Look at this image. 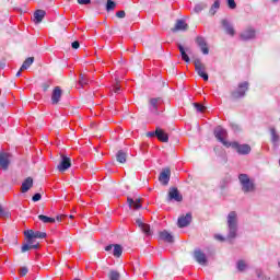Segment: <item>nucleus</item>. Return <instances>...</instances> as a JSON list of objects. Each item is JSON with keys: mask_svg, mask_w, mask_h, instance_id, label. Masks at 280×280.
Wrapping results in <instances>:
<instances>
[{"mask_svg": "<svg viewBox=\"0 0 280 280\" xmlns=\"http://www.w3.org/2000/svg\"><path fill=\"white\" fill-rule=\"evenodd\" d=\"M228 240L231 242L237 237V231L240 229V221L237 219V212L231 211L228 214Z\"/></svg>", "mask_w": 280, "mask_h": 280, "instance_id": "nucleus-1", "label": "nucleus"}, {"mask_svg": "<svg viewBox=\"0 0 280 280\" xmlns=\"http://www.w3.org/2000/svg\"><path fill=\"white\" fill-rule=\"evenodd\" d=\"M238 180L242 185V191H244V194H250L255 191V179H250V177H248L246 174H240Z\"/></svg>", "mask_w": 280, "mask_h": 280, "instance_id": "nucleus-2", "label": "nucleus"}, {"mask_svg": "<svg viewBox=\"0 0 280 280\" xmlns=\"http://www.w3.org/2000/svg\"><path fill=\"white\" fill-rule=\"evenodd\" d=\"M214 137L224 145V148H231V142L226 140V137H229V133L226 132V129L222 128V126H218L214 129Z\"/></svg>", "mask_w": 280, "mask_h": 280, "instance_id": "nucleus-3", "label": "nucleus"}, {"mask_svg": "<svg viewBox=\"0 0 280 280\" xmlns=\"http://www.w3.org/2000/svg\"><path fill=\"white\" fill-rule=\"evenodd\" d=\"M195 71H197L198 75L205 80V82L209 81V74H207L205 63L200 59H195Z\"/></svg>", "mask_w": 280, "mask_h": 280, "instance_id": "nucleus-4", "label": "nucleus"}, {"mask_svg": "<svg viewBox=\"0 0 280 280\" xmlns=\"http://www.w3.org/2000/svg\"><path fill=\"white\" fill-rule=\"evenodd\" d=\"M24 235L28 240V244H32V240H45L47 237V233L40 231L34 232V230H26Z\"/></svg>", "mask_w": 280, "mask_h": 280, "instance_id": "nucleus-5", "label": "nucleus"}, {"mask_svg": "<svg viewBox=\"0 0 280 280\" xmlns=\"http://www.w3.org/2000/svg\"><path fill=\"white\" fill-rule=\"evenodd\" d=\"M257 37V31L253 28V26L246 27L243 32L240 34L241 40H255Z\"/></svg>", "mask_w": 280, "mask_h": 280, "instance_id": "nucleus-6", "label": "nucleus"}, {"mask_svg": "<svg viewBox=\"0 0 280 280\" xmlns=\"http://www.w3.org/2000/svg\"><path fill=\"white\" fill-rule=\"evenodd\" d=\"M230 148L236 150L238 154H250V145L248 144H240L238 142H230Z\"/></svg>", "mask_w": 280, "mask_h": 280, "instance_id": "nucleus-7", "label": "nucleus"}, {"mask_svg": "<svg viewBox=\"0 0 280 280\" xmlns=\"http://www.w3.org/2000/svg\"><path fill=\"white\" fill-rule=\"evenodd\" d=\"M248 91V82H243L238 84V89L232 92V97L234 100H240V97H244L246 95V92Z\"/></svg>", "mask_w": 280, "mask_h": 280, "instance_id": "nucleus-8", "label": "nucleus"}, {"mask_svg": "<svg viewBox=\"0 0 280 280\" xmlns=\"http://www.w3.org/2000/svg\"><path fill=\"white\" fill-rule=\"evenodd\" d=\"M69 167H71V158L61 154V161L58 164L57 168L59 172H67V170H69Z\"/></svg>", "mask_w": 280, "mask_h": 280, "instance_id": "nucleus-9", "label": "nucleus"}, {"mask_svg": "<svg viewBox=\"0 0 280 280\" xmlns=\"http://www.w3.org/2000/svg\"><path fill=\"white\" fill-rule=\"evenodd\" d=\"M0 167L1 170H8L10 167V154L0 152Z\"/></svg>", "mask_w": 280, "mask_h": 280, "instance_id": "nucleus-10", "label": "nucleus"}, {"mask_svg": "<svg viewBox=\"0 0 280 280\" xmlns=\"http://www.w3.org/2000/svg\"><path fill=\"white\" fill-rule=\"evenodd\" d=\"M170 176H172V171L170 168H164L159 176L160 183H162V185H168Z\"/></svg>", "mask_w": 280, "mask_h": 280, "instance_id": "nucleus-11", "label": "nucleus"}, {"mask_svg": "<svg viewBox=\"0 0 280 280\" xmlns=\"http://www.w3.org/2000/svg\"><path fill=\"white\" fill-rule=\"evenodd\" d=\"M177 224L179 229H185V226H189V224H191V213L188 212L186 215L179 217Z\"/></svg>", "mask_w": 280, "mask_h": 280, "instance_id": "nucleus-12", "label": "nucleus"}, {"mask_svg": "<svg viewBox=\"0 0 280 280\" xmlns=\"http://www.w3.org/2000/svg\"><path fill=\"white\" fill-rule=\"evenodd\" d=\"M168 200H175V202H183V195L178 191V188H171L168 191Z\"/></svg>", "mask_w": 280, "mask_h": 280, "instance_id": "nucleus-13", "label": "nucleus"}, {"mask_svg": "<svg viewBox=\"0 0 280 280\" xmlns=\"http://www.w3.org/2000/svg\"><path fill=\"white\" fill-rule=\"evenodd\" d=\"M194 257L196 261L200 264V266H207V255L202 253V250L196 249L194 253Z\"/></svg>", "mask_w": 280, "mask_h": 280, "instance_id": "nucleus-14", "label": "nucleus"}, {"mask_svg": "<svg viewBox=\"0 0 280 280\" xmlns=\"http://www.w3.org/2000/svg\"><path fill=\"white\" fill-rule=\"evenodd\" d=\"M196 44L198 45V47H200L202 54L205 56H208L209 54V47H207V40L205 39V37L202 36H197L196 38Z\"/></svg>", "mask_w": 280, "mask_h": 280, "instance_id": "nucleus-15", "label": "nucleus"}, {"mask_svg": "<svg viewBox=\"0 0 280 280\" xmlns=\"http://www.w3.org/2000/svg\"><path fill=\"white\" fill-rule=\"evenodd\" d=\"M62 97V89H60V86H56L52 90V94H51V104L56 105L60 102Z\"/></svg>", "mask_w": 280, "mask_h": 280, "instance_id": "nucleus-16", "label": "nucleus"}, {"mask_svg": "<svg viewBox=\"0 0 280 280\" xmlns=\"http://www.w3.org/2000/svg\"><path fill=\"white\" fill-rule=\"evenodd\" d=\"M189 30V25L185 23L184 20H177L175 27L172 28V32H187Z\"/></svg>", "mask_w": 280, "mask_h": 280, "instance_id": "nucleus-17", "label": "nucleus"}, {"mask_svg": "<svg viewBox=\"0 0 280 280\" xmlns=\"http://www.w3.org/2000/svg\"><path fill=\"white\" fill-rule=\"evenodd\" d=\"M222 27H224L225 33L229 34V36H235V28H233V25L229 20L224 19L221 21Z\"/></svg>", "mask_w": 280, "mask_h": 280, "instance_id": "nucleus-18", "label": "nucleus"}, {"mask_svg": "<svg viewBox=\"0 0 280 280\" xmlns=\"http://www.w3.org/2000/svg\"><path fill=\"white\" fill-rule=\"evenodd\" d=\"M155 137L159 141H162V143H167L170 141V136L159 127L155 129Z\"/></svg>", "mask_w": 280, "mask_h": 280, "instance_id": "nucleus-19", "label": "nucleus"}, {"mask_svg": "<svg viewBox=\"0 0 280 280\" xmlns=\"http://www.w3.org/2000/svg\"><path fill=\"white\" fill-rule=\"evenodd\" d=\"M127 202L129 205V209H132L133 211H139L141 209V199H132L130 197L127 198Z\"/></svg>", "mask_w": 280, "mask_h": 280, "instance_id": "nucleus-20", "label": "nucleus"}, {"mask_svg": "<svg viewBox=\"0 0 280 280\" xmlns=\"http://www.w3.org/2000/svg\"><path fill=\"white\" fill-rule=\"evenodd\" d=\"M136 224H138L139 229H141L142 233H144V235H152V230H150V224H145L143 223V221H141V219H137L136 220Z\"/></svg>", "mask_w": 280, "mask_h": 280, "instance_id": "nucleus-21", "label": "nucleus"}, {"mask_svg": "<svg viewBox=\"0 0 280 280\" xmlns=\"http://www.w3.org/2000/svg\"><path fill=\"white\" fill-rule=\"evenodd\" d=\"M270 135L273 148H279L280 136L277 133V129H275V127L270 128Z\"/></svg>", "mask_w": 280, "mask_h": 280, "instance_id": "nucleus-22", "label": "nucleus"}, {"mask_svg": "<svg viewBox=\"0 0 280 280\" xmlns=\"http://www.w3.org/2000/svg\"><path fill=\"white\" fill-rule=\"evenodd\" d=\"M34 185V179H32V177H27L23 183H22V186H21V191L22 194H27V190L28 189H32Z\"/></svg>", "mask_w": 280, "mask_h": 280, "instance_id": "nucleus-23", "label": "nucleus"}, {"mask_svg": "<svg viewBox=\"0 0 280 280\" xmlns=\"http://www.w3.org/2000/svg\"><path fill=\"white\" fill-rule=\"evenodd\" d=\"M160 238L163 240V242H167L168 244L174 243V236L166 230L160 232Z\"/></svg>", "mask_w": 280, "mask_h": 280, "instance_id": "nucleus-24", "label": "nucleus"}, {"mask_svg": "<svg viewBox=\"0 0 280 280\" xmlns=\"http://www.w3.org/2000/svg\"><path fill=\"white\" fill-rule=\"evenodd\" d=\"M39 243H36L35 245H32V243L28 242V238H26V244L22 246V253H27V250H38Z\"/></svg>", "mask_w": 280, "mask_h": 280, "instance_id": "nucleus-25", "label": "nucleus"}, {"mask_svg": "<svg viewBox=\"0 0 280 280\" xmlns=\"http://www.w3.org/2000/svg\"><path fill=\"white\" fill-rule=\"evenodd\" d=\"M177 48L179 49L182 60H184V62H190L189 55H187L188 48L185 49L180 44H177Z\"/></svg>", "mask_w": 280, "mask_h": 280, "instance_id": "nucleus-26", "label": "nucleus"}, {"mask_svg": "<svg viewBox=\"0 0 280 280\" xmlns=\"http://www.w3.org/2000/svg\"><path fill=\"white\" fill-rule=\"evenodd\" d=\"M177 48L179 49L182 60H184V62H190L189 55H187L188 48L185 49L180 44H177Z\"/></svg>", "mask_w": 280, "mask_h": 280, "instance_id": "nucleus-27", "label": "nucleus"}, {"mask_svg": "<svg viewBox=\"0 0 280 280\" xmlns=\"http://www.w3.org/2000/svg\"><path fill=\"white\" fill-rule=\"evenodd\" d=\"M236 270H238V272H246V270H248V262H246L244 259L237 260Z\"/></svg>", "mask_w": 280, "mask_h": 280, "instance_id": "nucleus-28", "label": "nucleus"}, {"mask_svg": "<svg viewBox=\"0 0 280 280\" xmlns=\"http://www.w3.org/2000/svg\"><path fill=\"white\" fill-rule=\"evenodd\" d=\"M46 12L44 10H37L34 13L35 23H42L43 19H45Z\"/></svg>", "mask_w": 280, "mask_h": 280, "instance_id": "nucleus-29", "label": "nucleus"}, {"mask_svg": "<svg viewBox=\"0 0 280 280\" xmlns=\"http://www.w3.org/2000/svg\"><path fill=\"white\" fill-rule=\"evenodd\" d=\"M38 220H40V222H43L44 224H54L56 222V219L47 217L45 214H39Z\"/></svg>", "mask_w": 280, "mask_h": 280, "instance_id": "nucleus-30", "label": "nucleus"}, {"mask_svg": "<svg viewBox=\"0 0 280 280\" xmlns=\"http://www.w3.org/2000/svg\"><path fill=\"white\" fill-rule=\"evenodd\" d=\"M32 65H34V57L26 58L21 67V71L27 70Z\"/></svg>", "mask_w": 280, "mask_h": 280, "instance_id": "nucleus-31", "label": "nucleus"}, {"mask_svg": "<svg viewBox=\"0 0 280 280\" xmlns=\"http://www.w3.org/2000/svg\"><path fill=\"white\" fill-rule=\"evenodd\" d=\"M218 10H220V0L214 1L209 10V14H211V16H215V12H218Z\"/></svg>", "mask_w": 280, "mask_h": 280, "instance_id": "nucleus-32", "label": "nucleus"}, {"mask_svg": "<svg viewBox=\"0 0 280 280\" xmlns=\"http://www.w3.org/2000/svg\"><path fill=\"white\" fill-rule=\"evenodd\" d=\"M127 154L124 151H118L116 154V160L118 161V163H126V159H127Z\"/></svg>", "mask_w": 280, "mask_h": 280, "instance_id": "nucleus-33", "label": "nucleus"}, {"mask_svg": "<svg viewBox=\"0 0 280 280\" xmlns=\"http://www.w3.org/2000/svg\"><path fill=\"white\" fill-rule=\"evenodd\" d=\"M159 102H161L160 98H151L150 104H151V110L153 113H156V110H159Z\"/></svg>", "mask_w": 280, "mask_h": 280, "instance_id": "nucleus-34", "label": "nucleus"}, {"mask_svg": "<svg viewBox=\"0 0 280 280\" xmlns=\"http://www.w3.org/2000/svg\"><path fill=\"white\" fill-rule=\"evenodd\" d=\"M108 279L109 280H120L121 275L117 270H110L108 273Z\"/></svg>", "mask_w": 280, "mask_h": 280, "instance_id": "nucleus-35", "label": "nucleus"}, {"mask_svg": "<svg viewBox=\"0 0 280 280\" xmlns=\"http://www.w3.org/2000/svg\"><path fill=\"white\" fill-rule=\"evenodd\" d=\"M124 253V248H121V245L115 244L113 255L114 257H119Z\"/></svg>", "mask_w": 280, "mask_h": 280, "instance_id": "nucleus-36", "label": "nucleus"}, {"mask_svg": "<svg viewBox=\"0 0 280 280\" xmlns=\"http://www.w3.org/2000/svg\"><path fill=\"white\" fill-rule=\"evenodd\" d=\"M207 8V3L201 2L195 5L194 8V12H196V14H200V12H202V10H206Z\"/></svg>", "mask_w": 280, "mask_h": 280, "instance_id": "nucleus-37", "label": "nucleus"}, {"mask_svg": "<svg viewBox=\"0 0 280 280\" xmlns=\"http://www.w3.org/2000/svg\"><path fill=\"white\" fill-rule=\"evenodd\" d=\"M79 84L80 86L84 88L86 84H89V78H86V74H80L79 77Z\"/></svg>", "mask_w": 280, "mask_h": 280, "instance_id": "nucleus-38", "label": "nucleus"}, {"mask_svg": "<svg viewBox=\"0 0 280 280\" xmlns=\"http://www.w3.org/2000/svg\"><path fill=\"white\" fill-rule=\"evenodd\" d=\"M115 8H117V3L113 0H107L106 11L110 12V11L115 10Z\"/></svg>", "mask_w": 280, "mask_h": 280, "instance_id": "nucleus-39", "label": "nucleus"}, {"mask_svg": "<svg viewBox=\"0 0 280 280\" xmlns=\"http://www.w3.org/2000/svg\"><path fill=\"white\" fill-rule=\"evenodd\" d=\"M194 106L198 113H205L206 110V107L202 104L195 103Z\"/></svg>", "mask_w": 280, "mask_h": 280, "instance_id": "nucleus-40", "label": "nucleus"}, {"mask_svg": "<svg viewBox=\"0 0 280 280\" xmlns=\"http://www.w3.org/2000/svg\"><path fill=\"white\" fill-rule=\"evenodd\" d=\"M228 5L230 10H235V8H237V3H235V0H228Z\"/></svg>", "mask_w": 280, "mask_h": 280, "instance_id": "nucleus-41", "label": "nucleus"}, {"mask_svg": "<svg viewBox=\"0 0 280 280\" xmlns=\"http://www.w3.org/2000/svg\"><path fill=\"white\" fill-rule=\"evenodd\" d=\"M40 198H43V195H40V192H36V194L32 197V200H33V202H38V200H40Z\"/></svg>", "mask_w": 280, "mask_h": 280, "instance_id": "nucleus-42", "label": "nucleus"}, {"mask_svg": "<svg viewBox=\"0 0 280 280\" xmlns=\"http://www.w3.org/2000/svg\"><path fill=\"white\" fill-rule=\"evenodd\" d=\"M27 272H28L27 267H22L20 269V277H25V275H27Z\"/></svg>", "mask_w": 280, "mask_h": 280, "instance_id": "nucleus-43", "label": "nucleus"}, {"mask_svg": "<svg viewBox=\"0 0 280 280\" xmlns=\"http://www.w3.org/2000/svg\"><path fill=\"white\" fill-rule=\"evenodd\" d=\"M116 16L118 19H126V11H118V12H116Z\"/></svg>", "mask_w": 280, "mask_h": 280, "instance_id": "nucleus-44", "label": "nucleus"}, {"mask_svg": "<svg viewBox=\"0 0 280 280\" xmlns=\"http://www.w3.org/2000/svg\"><path fill=\"white\" fill-rule=\"evenodd\" d=\"M79 5H89L91 4V0H78Z\"/></svg>", "mask_w": 280, "mask_h": 280, "instance_id": "nucleus-45", "label": "nucleus"}, {"mask_svg": "<svg viewBox=\"0 0 280 280\" xmlns=\"http://www.w3.org/2000/svg\"><path fill=\"white\" fill-rule=\"evenodd\" d=\"M72 49H80V42L75 40L71 44Z\"/></svg>", "mask_w": 280, "mask_h": 280, "instance_id": "nucleus-46", "label": "nucleus"}, {"mask_svg": "<svg viewBox=\"0 0 280 280\" xmlns=\"http://www.w3.org/2000/svg\"><path fill=\"white\" fill-rule=\"evenodd\" d=\"M65 218H67V214H59L56 217L57 222H62V220H65Z\"/></svg>", "mask_w": 280, "mask_h": 280, "instance_id": "nucleus-47", "label": "nucleus"}, {"mask_svg": "<svg viewBox=\"0 0 280 280\" xmlns=\"http://www.w3.org/2000/svg\"><path fill=\"white\" fill-rule=\"evenodd\" d=\"M113 248H115V245H107V246L105 247V250H106L107 253H110V250H113Z\"/></svg>", "mask_w": 280, "mask_h": 280, "instance_id": "nucleus-48", "label": "nucleus"}, {"mask_svg": "<svg viewBox=\"0 0 280 280\" xmlns=\"http://www.w3.org/2000/svg\"><path fill=\"white\" fill-rule=\"evenodd\" d=\"M147 137H156V131H149Z\"/></svg>", "mask_w": 280, "mask_h": 280, "instance_id": "nucleus-49", "label": "nucleus"}, {"mask_svg": "<svg viewBox=\"0 0 280 280\" xmlns=\"http://www.w3.org/2000/svg\"><path fill=\"white\" fill-rule=\"evenodd\" d=\"M121 91V88L119 85L114 86V93H119Z\"/></svg>", "mask_w": 280, "mask_h": 280, "instance_id": "nucleus-50", "label": "nucleus"}, {"mask_svg": "<svg viewBox=\"0 0 280 280\" xmlns=\"http://www.w3.org/2000/svg\"><path fill=\"white\" fill-rule=\"evenodd\" d=\"M232 130H234V132H237V130H240V126H237V125H232Z\"/></svg>", "mask_w": 280, "mask_h": 280, "instance_id": "nucleus-51", "label": "nucleus"}, {"mask_svg": "<svg viewBox=\"0 0 280 280\" xmlns=\"http://www.w3.org/2000/svg\"><path fill=\"white\" fill-rule=\"evenodd\" d=\"M5 215V211H3V208L0 206V218H3Z\"/></svg>", "mask_w": 280, "mask_h": 280, "instance_id": "nucleus-52", "label": "nucleus"}, {"mask_svg": "<svg viewBox=\"0 0 280 280\" xmlns=\"http://www.w3.org/2000/svg\"><path fill=\"white\" fill-rule=\"evenodd\" d=\"M0 69H5V62L0 61Z\"/></svg>", "mask_w": 280, "mask_h": 280, "instance_id": "nucleus-53", "label": "nucleus"}, {"mask_svg": "<svg viewBox=\"0 0 280 280\" xmlns=\"http://www.w3.org/2000/svg\"><path fill=\"white\" fill-rule=\"evenodd\" d=\"M23 70H21V68H20V70L18 71V73H16V78H21V72H22Z\"/></svg>", "mask_w": 280, "mask_h": 280, "instance_id": "nucleus-54", "label": "nucleus"}, {"mask_svg": "<svg viewBox=\"0 0 280 280\" xmlns=\"http://www.w3.org/2000/svg\"><path fill=\"white\" fill-rule=\"evenodd\" d=\"M217 240H220L221 242H224V237L217 235Z\"/></svg>", "mask_w": 280, "mask_h": 280, "instance_id": "nucleus-55", "label": "nucleus"}, {"mask_svg": "<svg viewBox=\"0 0 280 280\" xmlns=\"http://www.w3.org/2000/svg\"><path fill=\"white\" fill-rule=\"evenodd\" d=\"M32 246H36V238H32Z\"/></svg>", "mask_w": 280, "mask_h": 280, "instance_id": "nucleus-56", "label": "nucleus"}, {"mask_svg": "<svg viewBox=\"0 0 280 280\" xmlns=\"http://www.w3.org/2000/svg\"><path fill=\"white\" fill-rule=\"evenodd\" d=\"M49 89V85L44 84V91H47Z\"/></svg>", "mask_w": 280, "mask_h": 280, "instance_id": "nucleus-57", "label": "nucleus"}, {"mask_svg": "<svg viewBox=\"0 0 280 280\" xmlns=\"http://www.w3.org/2000/svg\"><path fill=\"white\" fill-rule=\"evenodd\" d=\"M69 218H70V220H73L74 217H73V214H70Z\"/></svg>", "mask_w": 280, "mask_h": 280, "instance_id": "nucleus-58", "label": "nucleus"}, {"mask_svg": "<svg viewBox=\"0 0 280 280\" xmlns=\"http://www.w3.org/2000/svg\"><path fill=\"white\" fill-rule=\"evenodd\" d=\"M277 1H279V0H273V3H277Z\"/></svg>", "mask_w": 280, "mask_h": 280, "instance_id": "nucleus-59", "label": "nucleus"}, {"mask_svg": "<svg viewBox=\"0 0 280 280\" xmlns=\"http://www.w3.org/2000/svg\"><path fill=\"white\" fill-rule=\"evenodd\" d=\"M278 266H279V268H280V261L278 262Z\"/></svg>", "mask_w": 280, "mask_h": 280, "instance_id": "nucleus-60", "label": "nucleus"}]
</instances>
